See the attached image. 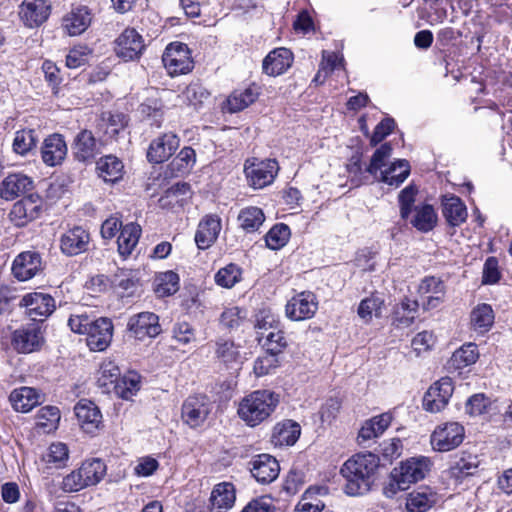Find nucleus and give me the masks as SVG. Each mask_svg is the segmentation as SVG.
I'll return each instance as SVG.
<instances>
[{
	"label": "nucleus",
	"mask_w": 512,
	"mask_h": 512,
	"mask_svg": "<svg viewBox=\"0 0 512 512\" xmlns=\"http://www.w3.org/2000/svg\"><path fill=\"white\" fill-rule=\"evenodd\" d=\"M391 154V144H382L375 150L369 165L364 169L362 168L360 158L353 157L351 162L347 165L351 182L355 186H360L372 180V182H383L390 186L399 187L409 176L410 165L407 160L399 159L391 163L387 169L383 170Z\"/></svg>",
	"instance_id": "f257e3e1"
},
{
	"label": "nucleus",
	"mask_w": 512,
	"mask_h": 512,
	"mask_svg": "<svg viewBox=\"0 0 512 512\" xmlns=\"http://www.w3.org/2000/svg\"><path fill=\"white\" fill-rule=\"evenodd\" d=\"M378 467L379 457L371 452L357 453L346 460L340 469L346 480L345 493L350 496L367 493L375 481Z\"/></svg>",
	"instance_id": "f03ea898"
},
{
	"label": "nucleus",
	"mask_w": 512,
	"mask_h": 512,
	"mask_svg": "<svg viewBox=\"0 0 512 512\" xmlns=\"http://www.w3.org/2000/svg\"><path fill=\"white\" fill-rule=\"evenodd\" d=\"M68 326L74 333L86 334L87 345L92 351H104L112 341L114 326L106 317L92 319L87 314L71 315Z\"/></svg>",
	"instance_id": "7ed1b4c3"
},
{
	"label": "nucleus",
	"mask_w": 512,
	"mask_h": 512,
	"mask_svg": "<svg viewBox=\"0 0 512 512\" xmlns=\"http://www.w3.org/2000/svg\"><path fill=\"white\" fill-rule=\"evenodd\" d=\"M279 404V395L270 390H257L239 403L238 415L250 427L267 420Z\"/></svg>",
	"instance_id": "20e7f679"
},
{
	"label": "nucleus",
	"mask_w": 512,
	"mask_h": 512,
	"mask_svg": "<svg viewBox=\"0 0 512 512\" xmlns=\"http://www.w3.org/2000/svg\"><path fill=\"white\" fill-rule=\"evenodd\" d=\"M431 461L428 457L419 456L412 457L406 461L401 462L399 467H396L391 472L392 482L390 487L393 493L396 490H406L413 483H416L425 478L430 470Z\"/></svg>",
	"instance_id": "39448f33"
},
{
	"label": "nucleus",
	"mask_w": 512,
	"mask_h": 512,
	"mask_svg": "<svg viewBox=\"0 0 512 512\" xmlns=\"http://www.w3.org/2000/svg\"><path fill=\"white\" fill-rule=\"evenodd\" d=\"M279 171L278 162L275 159L260 160L247 159L244 164V173L249 186L254 189H262L273 183Z\"/></svg>",
	"instance_id": "423d86ee"
},
{
	"label": "nucleus",
	"mask_w": 512,
	"mask_h": 512,
	"mask_svg": "<svg viewBox=\"0 0 512 512\" xmlns=\"http://www.w3.org/2000/svg\"><path fill=\"white\" fill-rule=\"evenodd\" d=\"M465 438V429L458 422L438 425L432 432L430 443L437 452H449L459 447Z\"/></svg>",
	"instance_id": "0eeeda50"
},
{
	"label": "nucleus",
	"mask_w": 512,
	"mask_h": 512,
	"mask_svg": "<svg viewBox=\"0 0 512 512\" xmlns=\"http://www.w3.org/2000/svg\"><path fill=\"white\" fill-rule=\"evenodd\" d=\"M162 61L171 76L186 74L193 68L190 50L181 42L170 43L163 53Z\"/></svg>",
	"instance_id": "6e6552de"
},
{
	"label": "nucleus",
	"mask_w": 512,
	"mask_h": 512,
	"mask_svg": "<svg viewBox=\"0 0 512 512\" xmlns=\"http://www.w3.org/2000/svg\"><path fill=\"white\" fill-rule=\"evenodd\" d=\"M213 409V403L205 395L189 396L182 405L181 417L191 428L201 426Z\"/></svg>",
	"instance_id": "1a4fd4ad"
},
{
	"label": "nucleus",
	"mask_w": 512,
	"mask_h": 512,
	"mask_svg": "<svg viewBox=\"0 0 512 512\" xmlns=\"http://www.w3.org/2000/svg\"><path fill=\"white\" fill-rule=\"evenodd\" d=\"M318 310V301L314 293L303 291L293 296L285 306V314L292 321L312 318Z\"/></svg>",
	"instance_id": "9d476101"
},
{
	"label": "nucleus",
	"mask_w": 512,
	"mask_h": 512,
	"mask_svg": "<svg viewBox=\"0 0 512 512\" xmlns=\"http://www.w3.org/2000/svg\"><path fill=\"white\" fill-rule=\"evenodd\" d=\"M43 343L44 337L37 324H29L16 329L11 338L13 349L22 354L40 350Z\"/></svg>",
	"instance_id": "9b49d317"
},
{
	"label": "nucleus",
	"mask_w": 512,
	"mask_h": 512,
	"mask_svg": "<svg viewBox=\"0 0 512 512\" xmlns=\"http://www.w3.org/2000/svg\"><path fill=\"white\" fill-rule=\"evenodd\" d=\"M42 200L39 195L30 193L14 203L9 213L11 222L17 227H23L40 216Z\"/></svg>",
	"instance_id": "f8f14e48"
},
{
	"label": "nucleus",
	"mask_w": 512,
	"mask_h": 512,
	"mask_svg": "<svg viewBox=\"0 0 512 512\" xmlns=\"http://www.w3.org/2000/svg\"><path fill=\"white\" fill-rule=\"evenodd\" d=\"M454 391L451 378L443 377L427 390L423 397V407L426 411L437 413L442 411L449 402Z\"/></svg>",
	"instance_id": "ddd939ff"
},
{
	"label": "nucleus",
	"mask_w": 512,
	"mask_h": 512,
	"mask_svg": "<svg viewBox=\"0 0 512 512\" xmlns=\"http://www.w3.org/2000/svg\"><path fill=\"white\" fill-rule=\"evenodd\" d=\"M128 331L138 340L155 338L161 331L159 317L153 312H141L132 315L127 323Z\"/></svg>",
	"instance_id": "4468645a"
},
{
	"label": "nucleus",
	"mask_w": 512,
	"mask_h": 512,
	"mask_svg": "<svg viewBox=\"0 0 512 512\" xmlns=\"http://www.w3.org/2000/svg\"><path fill=\"white\" fill-rule=\"evenodd\" d=\"M142 36L134 29H125L115 40V53L124 61L138 59L144 50Z\"/></svg>",
	"instance_id": "2eb2a0df"
},
{
	"label": "nucleus",
	"mask_w": 512,
	"mask_h": 512,
	"mask_svg": "<svg viewBox=\"0 0 512 512\" xmlns=\"http://www.w3.org/2000/svg\"><path fill=\"white\" fill-rule=\"evenodd\" d=\"M90 233L81 226H74L60 238L61 252L66 256H76L86 252L90 244Z\"/></svg>",
	"instance_id": "dca6fc26"
},
{
	"label": "nucleus",
	"mask_w": 512,
	"mask_h": 512,
	"mask_svg": "<svg viewBox=\"0 0 512 512\" xmlns=\"http://www.w3.org/2000/svg\"><path fill=\"white\" fill-rule=\"evenodd\" d=\"M249 464L252 476L261 484H270L277 479L280 472L279 462L269 454L256 455Z\"/></svg>",
	"instance_id": "f3484780"
},
{
	"label": "nucleus",
	"mask_w": 512,
	"mask_h": 512,
	"mask_svg": "<svg viewBox=\"0 0 512 512\" xmlns=\"http://www.w3.org/2000/svg\"><path fill=\"white\" fill-rule=\"evenodd\" d=\"M43 269L41 255L36 251H24L16 256L12 272L19 281H27Z\"/></svg>",
	"instance_id": "a211bd4d"
},
{
	"label": "nucleus",
	"mask_w": 512,
	"mask_h": 512,
	"mask_svg": "<svg viewBox=\"0 0 512 512\" xmlns=\"http://www.w3.org/2000/svg\"><path fill=\"white\" fill-rule=\"evenodd\" d=\"M179 143V138L173 133H165L159 136L149 145L148 161L156 164L167 161L178 149Z\"/></svg>",
	"instance_id": "6ab92c4d"
},
{
	"label": "nucleus",
	"mask_w": 512,
	"mask_h": 512,
	"mask_svg": "<svg viewBox=\"0 0 512 512\" xmlns=\"http://www.w3.org/2000/svg\"><path fill=\"white\" fill-rule=\"evenodd\" d=\"M21 305L26 308V313L34 321L49 316L55 310L53 297L39 292L26 294L21 300Z\"/></svg>",
	"instance_id": "aec40b11"
},
{
	"label": "nucleus",
	"mask_w": 512,
	"mask_h": 512,
	"mask_svg": "<svg viewBox=\"0 0 512 512\" xmlns=\"http://www.w3.org/2000/svg\"><path fill=\"white\" fill-rule=\"evenodd\" d=\"M67 152L66 141L58 133L47 136L41 146L42 161L50 167L60 165L65 160Z\"/></svg>",
	"instance_id": "412c9836"
},
{
	"label": "nucleus",
	"mask_w": 512,
	"mask_h": 512,
	"mask_svg": "<svg viewBox=\"0 0 512 512\" xmlns=\"http://www.w3.org/2000/svg\"><path fill=\"white\" fill-rule=\"evenodd\" d=\"M49 14L48 0H24L19 11L21 20L29 28L40 26L47 20Z\"/></svg>",
	"instance_id": "4be33fe9"
},
{
	"label": "nucleus",
	"mask_w": 512,
	"mask_h": 512,
	"mask_svg": "<svg viewBox=\"0 0 512 512\" xmlns=\"http://www.w3.org/2000/svg\"><path fill=\"white\" fill-rule=\"evenodd\" d=\"M33 187L34 182L27 175L22 173L9 174L0 183V197L5 200H14L30 192Z\"/></svg>",
	"instance_id": "5701e85b"
},
{
	"label": "nucleus",
	"mask_w": 512,
	"mask_h": 512,
	"mask_svg": "<svg viewBox=\"0 0 512 512\" xmlns=\"http://www.w3.org/2000/svg\"><path fill=\"white\" fill-rule=\"evenodd\" d=\"M221 219L217 215H206L198 224L195 242L199 249L205 250L212 246L221 231Z\"/></svg>",
	"instance_id": "b1692460"
},
{
	"label": "nucleus",
	"mask_w": 512,
	"mask_h": 512,
	"mask_svg": "<svg viewBox=\"0 0 512 512\" xmlns=\"http://www.w3.org/2000/svg\"><path fill=\"white\" fill-rule=\"evenodd\" d=\"M236 500V490L232 483L221 482L216 484L209 498V507L212 512H227Z\"/></svg>",
	"instance_id": "393cba45"
},
{
	"label": "nucleus",
	"mask_w": 512,
	"mask_h": 512,
	"mask_svg": "<svg viewBox=\"0 0 512 512\" xmlns=\"http://www.w3.org/2000/svg\"><path fill=\"white\" fill-rule=\"evenodd\" d=\"M480 463L478 455L462 451L449 468V476L457 482H462L478 473Z\"/></svg>",
	"instance_id": "a878e982"
},
{
	"label": "nucleus",
	"mask_w": 512,
	"mask_h": 512,
	"mask_svg": "<svg viewBox=\"0 0 512 512\" xmlns=\"http://www.w3.org/2000/svg\"><path fill=\"white\" fill-rule=\"evenodd\" d=\"M74 157L80 162L91 161L99 152L100 144L89 130L80 131L72 145Z\"/></svg>",
	"instance_id": "bb28decb"
},
{
	"label": "nucleus",
	"mask_w": 512,
	"mask_h": 512,
	"mask_svg": "<svg viewBox=\"0 0 512 512\" xmlns=\"http://www.w3.org/2000/svg\"><path fill=\"white\" fill-rule=\"evenodd\" d=\"M77 420L86 433H94L102 420V414L99 408L89 400L79 401L75 408Z\"/></svg>",
	"instance_id": "cd10ccee"
},
{
	"label": "nucleus",
	"mask_w": 512,
	"mask_h": 512,
	"mask_svg": "<svg viewBox=\"0 0 512 512\" xmlns=\"http://www.w3.org/2000/svg\"><path fill=\"white\" fill-rule=\"evenodd\" d=\"M293 54L284 47L271 51L263 60V72L269 76H278L287 71L292 65Z\"/></svg>",
	"instance_id": "c85d7f7f"
},
{
	"label": "nucleus",
	"mask_w": 512,
	"mask_h": 512,
	"mask_svg": "<svg viewBox=\"0 0 512 512\" xmlns=\"http://www.w3.org/2000/svg\"><path fill=\"white\" fill-rule=\"evenodd\" d=\"M9 401L15 411L28 413L42 402V395L35 388L23 386L11 392Z\"/></svg>",
	"instance_id": "c756f323"
},
{
	"label": "nucleus",
	"mask_w": 512,
	"mask_h": 512,
	"mask_svg": "<svg viewBox=\"0 0 512 512\" xmlns=\"http://www.w3.org/2000/svg\"><path fill=\"white\" fill-rule=\"evenodd\" d=\"M92 21L91 11L86 6H79L71 10L63 18V28L70 36H77L87 30Z\"/></svg>",
	"instance_id": "7c9ffc66"
},
{
	"label": "nucleus",
	"mask_w": 512,
	"mask_h": 512,
	"mask_svg": "<svg viewBox=\"0 0 512 512\" xmlns=\"http://www.w3.org/2000/svg\"><path fill=\"white\" fill-rule=\"evenodd\" d=\"M442 214L450 226H460L467 219V208L455 195H444L441 199Z\"/></svg>",
	"instance_id": "2f4dec72"
},
{
	"label": "nucleus",
	"mask_w": 512,
	"mask_h": 512,
	"mask_svg": "<svg viewBox=\"0 0 512 512\" xmlns=\"http://www.w3.org/2000/svg\"><path fill=\"white\" fill-rule=\"evenodd\" d=\"M301 434L300 425L292 420L277 423L273 429L271 442L275 446H292Z\"/></svg>",
	"instance_id": "473e14b6"
},
{
	"label": "nucleus",
	"mask_w": 512,
	"mask_h": 512,
	"mask_svg": "<svg viewBox=\"0 0 512 512\" xmlns=\"http://www.w3.org/2000/svg\"><path fill=\"white\" fill-rule=\"evenodd\" d=\"M478 357L479 352L476 344H464L452 354L447 363V368L451 371H459L474 364Z\"/></svg>",
	"instance_id": "72a5a7b5"
},
{
	"label": "nucleus",
	"mask_w": 512,
	"mask_h": 512,
	"mask_svg": "<svg viewBox=\"0 0 512 512\" xmlns=\"http://www.w3.org/2000/svg\"><path fill=\"white\" fill-rule=\"evenodd\" d=\"M141 227L137 223L131 222L122 227L117 239L118 251L121 256H129L136 247L140 235Z\"/></svg>",
	"instance_id": "f704fd0d"
},
{
	"label": "nucleus",
	"mask_w": 512,
	"mask_h": 512,
	"mask_svg": "<svg viewBox=\"0 0 512 512\" xmlns=\"http://www.w3.org/2000/svg\"><path fill=\"white\" fill-rule=\"evenodd\" d=\"M259 96L258 88L255 85L245 89H237L227 99V108L231 113H236L254 103Z\"/></svg>",
	"instance_id": "c9c22d12"
},
{
	"label": "nucleus",
	"mask_w": 512,
	"mask_h": 512,
	"mask_svg": "<svg viewBox=\"0 0 512 512\" xmlns=\"http://www.w3.org/2000/svg\"><path fill=\"white\" fill-rule=\"evenodd\" d=\"M123 168L122 162L113 155L104 156L97 162L99 177L108 183H115L120 180L123 175Z\"/></svg>",
	"instance_id": "e433bc0d"
},
{
	"label": "nucleus",
	"mask_w": 512,
	"mask_h": 512,
	"mask_svg": "<svg viewBox=\"0 0 512 512\" xmlns=\"http://www.w3.org/2000/svg\"><path fill=\"white\" fill-rule=\"evenodd\" d=\"M39 142L38 133L34 129H21L15 132L12 150L20 156H27L34 151Z\"/></svg>",
	"instance_id": "4c0bfd02"
},
{
	"label": "nucleus",
	"mask_w": 512,
	"mask_h": 512,
	"mask_svg": "<svg viewBox=\"0 0 512 512\" xmlns=\"http://www.w3.org/2000/svg\"><path fill=\"white\" fill-rule=\"evenodd\" d=\"M391 420V414L383 413L365 421L359 431L358 438L366 441L379 437L389 427Z\"/></svg>",
	"instance_id": "58836bf2"
},
{
	"label": "nucleus",
	"mask_w": 512,
	"mask_h": 512,
	"mask_svg": "<svg viewBox=\"0 0 512 512\" xmlns=\"http://www.w3.org/2000/svg\"><path fill=\"white\" fill-rule=\"evenodd\" d=\"M79 471L87 487L97 485L106 475L107 467L99 458L87 459L82 462Z\"/></svg>",
	"instance_id": "ea45409f"
},
{
	"label": "nucleus",
	"mask_w": 512,
	"mask_h": 512,
	"mask_svg": "<svg viewBox=\"0 0 512 512\" xmlns=\"http://www.w3.org/2000/svg\"><path fill=\"white\" fill-rule=\"evenodd\" d=\"M413 211L415 214L411 220V224L418 231L426 233L431 231L436 226L437 214L432 205H418L414 207Z\"/></svg>",
	"instance_id": "a19ab883"
},
{
	"label": "nucleus",
	"mask_w": 512,
	"mask_h": 512,
	"mask_svg": "<svg viewBox=\"0 0 512 512\" xmlns=\"http://www.w3.org/2000/svg\"><path fill=\"white\" fill-rule=\"evenodd\" d=\"M265 221V215L261 208L256 206H248L239 212V226L246 233H253L259 230Z\"/></svg>",
	"instance_id": "79ce46f5"
},
{
	"label": "nucleus",
	"mask_w": 512,
	"mask_h": 512,
	"mask_svg": "<svg viewBox=\"0 0 512 512\" xmlns=\"http://www.w3.org/2000/svg\"><path fill=\"white\" fill-rule=\"evenodd\" d=\"M43 461L49 468L61 469L67 466L69 460V449L62 442L50 444L47 451L42 456Z\"/></svg>",
	"instance_id": "37998d69"
},
{
	"label": "nucleus",
	"mask_w": 512,
	"mask_h": 512,
	"mask_svg": "<svg viewBox=\"0 0 512 512\" xmlns=\"http://www.w3.org/2000/svg\"><path fill=\"white\" fill-rule=\"evenodd\" d=\"M154 290L160 297L170 296L179 289V276L173 271L159 273L154 282Z\"/></svg>",
	"instance_id": "c03bdc74"
},
{
	"label": "nucleus",
	"mask_w": 512,
	"mask_h": 512,
	"mask_svg": "<svg viewBox=\"0 0 512 512\" xmlns=\"http://www.w3.org/2000/svg\"><path fill=\"white\" fill-rule=\"evenodd\" d=\"M257 338L263 336L269 331H276L281 328V322L277 315L270 309H261L255 315V324Z\"/></svg>",
	"instance_id": "a18cd8bd"
},
{
	"label": "nucleus",
	"mask_w": 512,
	"mask_h": 512,
	"mask_svg": "<svg viewBox=\"0 0 512 512\" xmlns=\"http://www.w3.org/2000/svg\"><path fill=\"white\" fill-rule=\"evenodd\" d=\"M266 352L272 354H281L287 347V340L282 328L276 331H269L263 336L257 338Z\"/></svg>",
	"instance_id": "49530a36"
},
{
	"label": "nucleus",
	"mask_w": 512,
	"mask_h": 512,
	"mask_svg": "<svg viewBox=\"0 0 512 512\" xmlns=\"http://www.w3.org/2000/svg\"><path fill=\"white\" fill-rule=\"evenodd\" d=\"M494 322V313L490 305L480 304L471 312V323L475 330L487 331Z\"/></svg>",
	"instance_id": "de8ad7c7"
},
{
	"label": "nucleus",
	"mask_w": 512,
	"mask_h": 512,
	"mask_svg": "<svg viewBox=\"0 0 512 512\" xmlns=\"http://www.w3.org/2000/svg\"><path fill=\"white\" fill-rule=\"evenodd\" d=\"M290 238V228L283 223L274 225L265 235L266 246L278 250L286 245Z\"/></svg>",
	"instance_id": "09e8293b"
},
{
	"label": "nucleus",
	"mask_w": 512,
	"mask_h": 512,
	"mask_svg": "<svg viewBox=\"0 0 512 512\" xmlns=\"http://www.w3.org/2000/svg\"><path fill=\"white\" fill-rule=\"evenodd\" d=\"M241 276V268L234 263H230L218 270L214 276V280L217 285L230 289L241 280Z\"/></svg>",
	"instance_id": "8fccbe9b"
},
{
	"label": "nucleus",
	"mask_w": 512,
	"mask_h": 512,
	"mask_svg": "<svg viewBox=\"0 0 512 512\" xmlns=\"http://www.w3.org/2000/svg\"><path fill=\"white\" fill-rule=\"evenodd\" d=\"M383 305V300L377 296H371L363 299L358 307L357 313L358 316L366 323L372 320V317H380L381 316V308Z\"/></svg>",
	"instance_id": "3c124183"
},
{
	"label": "nucleus",
	"mask_w": 512,
	"mask_h": 512,
	"mask_svg": "<svg viewBox=\"0 0 512 512\" xmlns=\"http://www.w3.org/2000/svg\"><path fill=\"white\" fill-rule=\"evenodd\" d=\"M418 193V188L414 184L406 186L398 195L400 206V216L402 219L407 220L414 209L415 198Z\"/></svg>",
	"instance_id": "603ef678"
},
{
	"label": "nucleus",
	"mask_w": 512,
	"mask_h": 512,
	"mask_svg": "<svg viewBox=\"0 0 512 512\" xmlns=\"http://www.w3.org/2000/svg\"><path fill=\"white\" fill-rule=\"evenodd\" d=\"M216 355L224 363L236 362L240 357L239 347L233 341L219 339L216 343Z\"/></svg>",
	"instance_id": "864d4df0"
},
{
	"label": "nucleus",
	"mask_w": 512,
	"mask_h": 512,
	"mask_svg": "<svg viewBox=\"0 0 512 512\" xmlns=\"http://www.w3.org/2000/svg\"><path fill=\"white\" fill-rule=\"evenodd\" d=\"M37 425L51 430L56 428L60 420V411L55 406H44L37 412Z\"/></svg>",
	"instance_id": "5fc2aeb1"
},
{
	"label": "nucleus",
	"mask_w": 512,
	"mask_h": 512,
	"mask_svg": "<svg viewBox=\"0 0 512 512\" xmlns=\"http://www.w3.org/2000/svg\"><path fill=\"white\" fill-rule=\"evenodd\" d=\"M418 293L421 297L428 295H436L446 293V286L444 282L435 276H426L423 278L418 286Z\"/></svg>",
	"instance_id": "6e6d98bb"
},
{
	"label": "nucleus",
	"mask_w": 512,
	"mask_h": 512,
	"mask_svg": "<svg viewBox=\"0 0 512 512\" xmlns=\"http://www.w3.org/2000/svg\"><path fill=\"white\" fill-rule=\"evenodd\" d=\"M117 393L123 399H130L140 388L139 375L132 373L128 376H124L121 379V383L116 384Z\"/></svg>",
	"instance_id": "4d7b16f0"
},
{
	"label": "nucleus",
	"mask_w": 512,
	"mask_h": 512,
	"mask_svg": "<svg viewBox=\"0 0 512 512\" xmlns=\"http://www.w3.org/2000/svg\"><path fill=\"white\" fill-rule=\"evenodd\" d=\"M84 480L79 468H77L63 477L60 487L66 493L79 492L87 488Z\"/></svg>",
	"instance_id": "13d9d810"
},
{
	"label": "nucleus",
	"mask_w": 512,
	"mask_h": 512,
	"mask_svg": "<svg viewBox=\"0 0 512 512\" xmlns=\"http://www.w3.org/2000/svg\"><path fill=\"white\" fill-rule=\"evenodd\" d=\"M279 354H272L266 352L264 356L258 357L254 363V372L260 377L271 373L279 365L278 356Z\"/></svg>",
	"instance_id": "bf43d9fd"
},
{
	"label": "nucleus",
	"mask_w": 512,
	"mask_h": 512,
	"mask_svg": "<svg viewBox=\"0 0 512 512\" xmlns=\"http://www.w3.org/2000/svg\"><path fill=\"white\" fill-rule=\"evenodd\" d=\"M406 506L410 512H425L431 507V499L424 493L413 492L409 494Z\"/></svg>",
	"instance_id": "052dcab7"
},
{
	"label": "nucleus",
	"mask_w": 512,
	"mask_h": 512,
	"mask_svg": "<svg viewBox=\"0 0 512 512\" xmlns=\"http://www.w3.org/2000/svg\"><path fill=\"white\" fill-rule=\"evenodd\" d=\"M113 284L115 287L123 290L124 292L133 294L137 286V280L130 271L122 270L115 274Z\"/></svg>",
	"instance_id": "680f3d73"
},
{
	"label": "nucleus",
	"mask_w": 512,
	"mask_h": 512,
	"mask_svg": "<svg viewBox=\"0 0 512 512\" xmlns=\"http://www.w3.org/2000/svg\"><path fill=\"white\" fill-rule=\"evenodd\" d=\"M276 508L269 497H257L250 500L241 512H275Z\"/></svg>",
	"instance_id": "e2e57ef3"
},
{
	"label": "nucleus",
	"mask_w": 512,
	"mask_h": 512,
	"mask_svg": "<svg viewBox=\"0 0 512 512\" xmlns=\"http://www.w3.org/2000/svg\"><path fill=\"white\" fill-rule=\"evenodd\" d=\"M395 127V121L392 118L383 119L374 129V132L370 138V144L376 146L386 136H388Z\"/></svg>",
	"instance_id": "0e129e2a"
},
{
	"label": "nucleus",
	"mask_w": 512,
	"mask_h": 512,
	"mask_svg": "<svg viewBox=\"0 0 512 512\" xmlns=\"http://www.w3.org/2000/svg\"><path fill=\"white\" fill-rule=\"evenodd\" d=\"M173 338L180 344H188L195 340V332L187 322L176 323L173 327Z\"/></svg>",
	"instance_id": "69168bd1"
},
{
	"label": "nucleus",
	"mask_w": 512,
	"mask_h": 512,
	"mask_svg": "<svg viewBox=\"0 0 512 512\" xmlns=\"http://www.w3.org/2000/svg\"><path fill=\"white\" fill-rule=\"evenodd\" d=\"M341 403L337 398H329L321 406L319 415L322 423H331L337 416Z\"/></svg>",
	"instance_id": "338daca9"
},
{
	"label": "nucleus",
	"mask_w": 512,
	"mask_h": 512,
	"mask_svg": "<svg viewBox=\"0 0 512 512\" xmlns=\"http://www.w3.org/2000/svg\"><path fill=\"white\" fill-rule=\"evenodd\" d=\"M489 404V399L483 394H475L471 396L466 403V412L470 416H478L483 414Z\"/></svg>",
	"instance_id": "774afa93"
}]
</instances>
